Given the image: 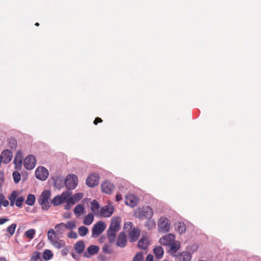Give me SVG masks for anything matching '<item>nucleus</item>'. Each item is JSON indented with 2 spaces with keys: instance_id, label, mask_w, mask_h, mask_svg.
Returning a JSON list of instances; mask_svg holds the SVG:
<instances>
[{
  "instance_id": "16",
  "label": "nucleus",
  "mask_w": 261,
  "mask_h": 261,
  "mask_svg": "<svg viewBox=\"0 0 261 261\" xmlns=\"http://www.w3.org/2000/svg\"><path fill=\"white\" fill-rule=\"evenodd\" d=\"M114 189V185L109 181H105L101 184L102 191L106 194L111 193Z\"/></svg>"
},
{
  "instance_id": "28",
  "label": "nucleus",
  "mask_w": 261,
  "mask_h": 261,
  "mask_svg": "<svg viewBox=\"0 0 261 261\" xmlns=\"http://www.w3.org/2000/svg\"><path fill=\"white\" fill-rule=\"evenodd\" d=\"M94 220V216L92 213H89L84 219L83 223L86 225H90Z\"/></svg>"
},
{
  "instance_id": "54",
  "label": "nucleus",
  "mask_w": 261,
  "mask_h": 261,
  "mask_svg": "<svg viewBox=\"0 0 261 261\" xmlns=\"http://www.w3.org/2000/svg\"><path fill=\"white\" fill-rule=\"evenodd\" d=\"M102 122V119L99 117H97L95 118V119L94 121V124L96 125L98 122Z\"/></svg>"
},
{
  "instance_id": "31",
  "label": "nucleus",
  "mask_w": 261,
  "mask_h": 261,
  "mask_svg": "<svg viewBox=\"0 0 261 261\" xmlns=\"http://www.w3.org/2000/svg\"><path fill=\"white\" fill-rule=\"evenodd\" d=\"M55 228L58 234H63L65 229V227H64V223L57 224L55 226Z\"/></svg>"
},
{
  "instance_id": "2",
  "label": "nucleus",
  "mask_w": 261,
  "mask_h": 261,
  "mask_svg": "<svg viewBox=\"0 0 261 261\" xmlns=\"http://www.w3.org/2000/svg\"><path fill=\"white\" fill-rule=\"evenodd\" d=\"M50 196V192L48 190H44L41 193L38 203L43 210H47L50 207V204L48 200Z\"/></svg>"
},
{
  "instance_id": "36",
  "label": "nucleus",
  "mask_w": 261,
  "mask_h": 261,
  "mask_svg": "<svg viewBox=\"0 0 261 261\" xmlns=\"http://www.w3.org/2000/svg\"><path fill=\"white\" fill-rule=\"evenodd\" d=\"M186 225L182 222H179L177 224L176 230L179 233H182L186 230Z\"/></svg>"
},
{
  "instance_id": "37",
  "label": "nucleus",
  "mask_w": 261,
  "mask_h": 261,
  "mask_svg": "<svg viewBox=\"0 0 261 261\" xmlns=\"http://www.w3.org/2000/svg\"><path fill=\"white\" fill-rule=\"evenodd\" d=\"M17 225L15 223L12 224L11 225L8 226L6 229L7 232L10 234V236H12L16 228Z\"/></svg>"
},
{
  "instance_id": "19",
  "label": "nucleus",
  "mask_w": 261,
  "mask_h": 261,
  "mask_svg": "<svg viewBox=\"0 0 261 261\" xmlns=\"http://www.w3.org/2000/svg\"><path fill=\"white\" fill-rule=\"evenodd\" d=\"M168 246H170L169 252L171 254L173 255L174 253H175L180 248V243L178 241H173V243L169 244Z\"/></svg>"
},
{
  "instance_id": "4",
  "label": "nucleus",
  "mask_w": 261,
  "mask_h": 261,
  "mask_svg": "<svg viewBox=\"0 0 261 261\" xmlns=\"http://www.w3.org/2000/svg\"><path fill=\"white\" fill-rule=\"evenodd\" d=\"M64 183L67 190L74 189L77 184V178L74 174H69L66 176Z\"/></svg>"
},
{
  "instance_id": "9",
  "label": "nucleus",
  "mask_w": 261,
  "mask_h": 261,
  "mask_svg": "<svg viewBox=\"0 0 261 261\" xmlns=\"http://www.w3.org/2000/svg\"><path fill=\"white\" fill-rule=\"evenodd\" d=\"M48 174V170L44 167H38L35 171L36 177L42 181L47 179Z\"/></svg>"
},
{
  "instance_id": "7",
  "label": "nucleus",
  "mask_w": 261,
  "mask_h": 261,
  "mask_svg": "<svg viewBox=\"0 0 261 261\" xmlns=\"http://www.w3.org/2000/svg\"><path fill=\"white\" fill-rule=\"evenodd\" d=\"M72 195V192L67 190L62 193L61 195H58L55 196L51 200V203L54 206H58L66 201L67 196Z\"/></svg>"
},
{
  "instance_id": "18",
  "label": "nucleus",
  "mask_w": 261,
  "mask_h": 261,
  "mask_svg": "<svg viewBox=\"0 0 261 261\" xmlns=\"http://www.w3.org/2000/svg\"><path fill=\"white\" fill-rule=\"evenodd\" d=\"M91 210L96 216H99V205L96 200H93L91 202Z\"/></svg>"
},
{
  "instance_id": "15",
  "label": "nucleus",
  "mask_w": 261,
  "mask_h": 261,
  "mask_svg": "<svg viewBox=\"0 0 261 261\" xmlns=\"http://www.w3.org/2000/svg\"><path fill=\"white\" fill-rule=\"evenodd\" d=\"M138 202L137 197L133 194H129L125 196V203L131 207L135 206Z\"/></svg>"
},
{
  "instance_id": "3",
  "label": "nucleus",
  "mask_w": 261,
  "mask_h": 261,
  "mask_svg": "<svg viewBox=\"0 0 261 261\" xmlns=\"http://www.w3.org/2000/svg\"><path fill=\"white\" fill-rule=\"evenodd\" d=\"M158 229L160 232H167L170 229V223L168 219L165 217H161L158 220Z\"/></svg>"
},
{
  "instance_id": "30",
  "label": "nucleus",
  "mask_w": 261,
  "mask_h": 261,
  "mask_svg": "<svg viewBox=\"0 0 261 261\" xmlns=\"http://www.w3.org/2000/svg\"><path fill=\"white\" fill-rule=\"evenodd\" d=\"M47 238L50 243H52L56 239L58 238L56 231L53 229H50L47 232Z\"/></svg>"
},
{
  "instance_id": "41",
  "label": "nucleus",
  "mask_w": 261,
  "mask_h": 261,
  "mask_svg": "<svg viewBox=\"0 0 261 261\" xmlns=\"http://www.w3.org/2000/svg\"><path fill=\"white\" fill-rule=\"evenodd\" d=\"M102 251L107 254H111L112 252V250L111 247L110 245L108 244H105L102 248Z\"/></svg>"
},
{
  "instance_id": "38",
  "label": "nucleus",
  "mask_w": 261,
  "mask_h": 261,
  "mask_svg": "<svg viewBox=\"0 0 261 261\" xmlns=\"http://www.w3.org/2000/svg\"><path fill=\"white\" fill-rule=\"evenodd\" d=\"M88 232V228L86 226H82L79 228V233L81 237L85 236Z\"/></svg>"
},
{
  "instance_id": "12",
  "label": "nucleus",
  "mask_w": 261,
  "mask_h": 261,
  "mask_svg": "<svg viewBox=\"0 0 261 261\" xmlns=\"http://www.w3.org/2000/svg\"><path fill=\"white\" fill-rule=\"evenodd\" d=\"M174 240V235L172 233H168L161 237L159 242L163 245L168 246L169 244L173 243Z\"/></svg>"
},
{
  "instance_id": "59",
  "label": "nucleus",
  "mask_w": 261,
  "mask_h": 261,
  "mask_svg": "<svg viewBox=\"0 0 261 261\" xmlns=\"http://www.w3.org/2000/svg\"><path fill=\"white\" fill-rule=\"evenodd\" d=\"M72 256L73 258L74 259H76V255L75 254H74L73 253H72Z\"/></svg>"
},
{
  "instance_id": "6",
  "label": "nucleus",
  "mask_w": 261,
  "mask_h": 261,
  "mask_svg": "<svg viewBox=\"0 0 261 261\" xmlns=\"http://www.w3.org/2000/svg\"><path fill=\"white\" fill-rule=\"evenodd\" d=\"M106 224L102 221H98L95 224L92 230V237L97 238L106 229Z\"/></svg>"
},
{
  "instance_id": "52",
  "label": "nucleus",
  "mask_w": 261,
  "mask_h": 261,
  "mask_svg": "<svg viewBox=\"0 0 261 261\" xmlns=\"http://www.w3.org/2000/svg\"><path fill=\"white\" fill-rule=\"evenodd\" d=\"M146 261H153L152 255L148 254L146 258Z\"/></svg>"
},
{
  "instance_id": "24",
  "label": "nucleus",
  "mask_w": 261,
  "mask_h": 261,
  "mask_svg": "<svg viewBox=\"0 0 261 261\" xmlns=\"http://www.w3.org/2000/svg\"><path fill=\"white\" fill-rule=\"evenodd\" d=\"M145 226L148 230H152L156 227V222L154 219L151 218L147 219V220L145 223Z\"/></svg>"
},
{
  "instance_id": "13",
  "label": "nucleus",
  "mask_w": 261,
  "mask_h": 261,
  "mask_svg": "<svg viewBox=\"0 0 261 261\" xmlns=\"http://www.w3.org/2000/svg\"><path fill=\"white\" fill-rule=\"evenodd\" d=\"M13 153L12 151L9 149L4 150L2 152L1 155H0L2 162L5 164L9 163L11 161Z\"/></svg>"
},
{
  "instance_id": "43",
  "label": "nucleus",
  "mask_w": 261,
  "mask_h": 261,
  "mask_svg": "<svg viewBox=\"0 0 261 261\" xmlns=\"http://www.w3.org/2000/svg\"><path fill=\"white\" fill-rule=\"evenodd\" d=\"M40 258V253L38 251H35L33 253L31 259L32 261H38Z\"/></svg>"
},
{
  "instance_id": "5",
  "label": "nucleus",
  "mask_w": 261,
  "mask_h": 261,
  "mask_svg": "<svg viewBox=\"0 0 261 261\" xmlns=\"http://www.w3.org/2000/svg\"><path fill=\"white\" fill-rule=\"evenodd\" d=\"M114 210L113 205L109 201L107 205L100 208L98 216L106 218L110 217L113 214Z\"/></svg>"
},
{
  "instance_id": "20",
  "label": "nucleus",
  "mask_w": 261,
  "mask_h": 261,
  "mask_svg": "<svg viewBox=\"0 0 261 261\" xmlns=\"http://www.w3.org/2000/svg\"><path fill=\"white\" fill-rule=\"evenodd\" d=\"M148 244V239L146 237H143L139 241L138 246L142 249L145 250L147 248Z\"/></svg>"
},
{
  "instance_id": "49",
  "label": "nucleus",
  "mask_w": 261,
  "mask_h": 261,
  "mask_svg": "<svg viewBox=\"0 0 261 261\" xmlns=\"http://www.w3.org/2000/svg\"><path fill=\"white\" fill-rule=\"evenodd\" d=\"M68 237L71 239H76L77 234L76 232L71 231L68 234Z\"/></svg>"
},
{
  "instance_id": "22",
  "label": "nucleus",
  "mask_w": 261,
  "mask_h": 261,
  "mask_svg": "<svg viewBox=\"0 0 261 261\" xmlns=\"http://www.w3.org/2000/svg\"><path fill=\"white\" fill-rule=\"evenodd\" d=\"M23 159V154L21 151H18L16 152L14 160V163L16 166H21Z\"/></svg>"
},
{
  "instance_id": "51",
  "label": "nucleus",
  "mask_w": 261,
  "mask_h": 261,
  "mask_svg": "<svg viewBox=\"0 0 261 261\" xmlns=\"http://www.w3.org/2000/svg\"><path fill=\"white\" fill-rule=\"evenodd\" d=\"M66 204L65 205V209L66 210H69L71 207L72 206L71 204H70L68 201H65Z\"/></svg>"
},
{
  "instance_id": "27",
  "label": "nucleus",
  "mask_w": 261,
  "mask_h": 261,
  "mask_svg": "<svg viewBox=\"0 0 261 261\" xmlns=\"http://www.w3.org/2000/svg\"><path fill=\"white\" fill-rule=\"evenodd\" d=\"M19 195V193L16 191H13L10 196L8 197V199L10 201V206H13L15 204V200Z\"/></svg>"
},
{
  "instance_id": "57",
  "label": "nucleus",
  "mask_w": 261,
  "mask_h": 261,
  "mask_svg": "<svg viewBox=\"0 0 261 261\" xmlns=\"http://www.w3.org/2000/svg\"><path fill=\"white\" fill-rule=\"evenodd\" d=\"M62 253L64 255H66L67 254V249H63L62 250Z\"/></svg>"
},
{
  "instance_id": "32",
  "label": "nucleus",
  "mask_w": 261,
  "mask_h": 261,
  "mask_svg": "<svg viewBox=\"0 0 261 261\" xmlns=\"http://www.w3.org/2000/svg\"><path fill=\"white\" fill-rule=\"evenodd\" d=\"M76 227L75 221H70L66 223H64V227L68 230H73Z\"/></svg>"
},
{
  "instance_id": "29",
  "label": "nucleus",
  "mask_w": 261,
  "mask_h": 261,
  "mask_svg": "<svg viewBox=\"0 0 261 261\" xmlns=\"http://www.w3.org/2000/svg\"><path fill=\"white\" fill-rule=\"evenodd\" d=\"M84 206L82 204L77 205L74 209V213L77 216L79 217L84 212Z\"/></svg>"
},
{
  "instance_id": "11",
  "label": "nucleus",
  "mask_w": 261,
  "mask_h": 261,
  "mask_svg": "<svg viewBox=\"0 0 261 261\" xmlns=\"http://www.w3.org/2000/svg\"><path fill=\"white\" fill-rule=\"evenodd\" d=\"M99 175L97 173L90 174L86 179V184L89 187H94L99 183Z\"/></svg>"
},
{
  "instance_id": "34",
  "label": "nucleus",
  "mask_w": 261,
  "mask_h": 261,
  "mask_svg": "<svg viewBox=\"0 0 261 261\" xmlns=\"http://www.w3.org/2000/svg\"><path fill=\"white\" fill-rule=\"evenodd\" d=\"M99 250V247L95 245H91L87 248V251L90 255L96 254Z\"/></svg>"
},
{
  "instance_id": "58",
  "label": "nucleus",
  "mask_w": 261,
  "mask_h": 261,
  "mask_svg": "<svg viewBox=\"0 0 261 261\" xmlns=\"http://www.w3.org/2000/svg\"><path fill=\"white\" fill-rule=\"evenodd\" d=\"M0 261H6V258L4 257H0Z\"/></svg>"
},
{
  "instance_id": "40",
  "label": "nucleus",
  "mask_w": 261,
  "mask_h": 261,
  "mask_svg": "<svg viewBox=\"0 0 261 261\" xmlns=\"http://www.w3.org/2000/svg\"><path fill=\"white\" fill-rule=\"evenodd\" d=\"M9 205V201L5 199L4 195L3 194H0V207L4 206L6 207Z\"/></svg>"
},
{
  "instance_id": "48",
  "label": "nucleus",
  "mask_w": 261,
  "mask_h": 261,
  "mask_svg": "<svg viewBox=\"0 0 261 261\" xmlns=\"http://www.w3.org/2000/svg\"><path fill=\"white\" fill-rule=\"evenodd\" d=\"M66 201H68L70 204L73 205L76 202H77L74 199H73V197L70 196H67V199H66Z\"/></svg>"
},
{
  "instance_id": "56",
  "label": "nucleus",
  "mask_w": 261,
  "mask_h": 261,
  "mask_svg": "<svg viewBox=\"0 0 261 261\" xmlns=\"http://www.w3.org/2000/svg\"><path fill=\"white\" fill-rule=\"evenodd\" d=\"M63 217L66 219L69 218L70 217V214L68 213H66L63 215Z\"/></svg>"
},
{
  "instance_id": "44",
  "label": "nucleus",
  "mask_w": 261,
  "mask_h": 261,
  "mask_svg": "<svg viewBox=\"0 0 261 261\" xmlns=\"http://www.w3.org/2000/svg\"><path fill=\"white\" fill-rule=\"evenodd\" d=\"M24 198L22 196L17 197L15 200V205L18 207H21L23 202L24 201Z\"/></svg>"
},
{
  "instance_id": "26",
  "label": "nucleus",
  "mask_w": 261,
  "mask_h": 261,
  "mask_svg": "<svg viewBox=\"0 0 261 261\" xmlns=\"http://www.w3.org/2000/svg\"><path fill=\"white\" fill-rule=\"evenodd\" d=\"M51 244L56 248L60 249L65 245V242L58 238L56 239Z\"/></svg>"
},
{
  "instance_id": "53",
  "label": "nucleus",
  "mask_w": 261,
  "mask_h": 261,
  "mask_svg": "<svg viewBox=\"0 0 261 261\" xmlns=\"http://www.w3.org/2000/svg\"><path fill=\"white\" fill-rule=\"evenodd\" d=\"M122 199V196L121 195L118 193L116 196V200L117 201H119Z\"/></svg>"
},
{
  "instance_id": "21",
  "label": "nucleus",
  "mask_w": 261,
  "mask_h": 261,
  "mask_svg": "<svg viewBox=\"0 0 261 261\" xmlns=\"http://www.w3.org/2000/svg\"><path fill=\"white\" fill-rule=\"evenodd\" d=\"M177 257L178 261H190L192 255L189 252H182Z\"/></svg>"
},
{
  "instance_id": "25",
  "label": "nucleus",
  "mask_w": 261,
  "mask_h": 261,
  "mask_svg": "<svg viewBox=\"0 0 261 261\" xmlns=\"http://www.w3.org/2000/svg\"><path fill=\"white\" fill-rule=\"evenodd\" d=\"M154 253L156 258H161L164 254V250L161 246H156L153 249Z\"/></svg>"
},
{
  "instance_id": "60",
  "label": "nucleus",
  "mask_w": 261,
  "mask_h": 261,
  "mask_svg": "<svg viewBox=\"0 0 261 261\" xmlns=\"http://www.w3.org/2000/svg\"><path fill=\"white\" fill-rule=\"evenodd\" d=\"M35 25H36V26H39V23L38 22H36V23H35Z\"/></svg>"
},
{
  "instance_id": "10",
  "label": "nucleus",
  "mask_w": 261,
  "mask_h": 261,
  "mask_svg": "<svg viewBox=\"0 0 261 261\" xmlns=\"http://www.w3.org/2000/svg\"><path fill=\"white\" fill-rule=\"evenodd\" d=\"M36 164V159L33 155H28L24 160V167L28 170H32L35 167Z\"/></svg>"
},
{
  "instance_id": "14",
  "label": "nucleus",
  "mask_w": 261,
  "mask_h": 261,
  "mask_svg": "<svg viewBox=\"0 0 261 261\" xmlns=\"http://www.w3.org/2000/svg\"><path fill=\"white\" fill-rule=\"evenodd\" d=\"M127 243L126 236L125 233L120 232L117 238L116 245L117 246L124 248L125 247Z\"/></svg>"
},
{
  "instance_id": "47",
  "label": "nucleus",
  "mask_w": 261,
  "mask_h": 261,
  "mask_svg": "<svg viewBox=\"0 0 261 261\" xmlns=\"http://www.w3.org/2000/svg\"><path fill=\"white\" fill-rule=\"evenodd\" d=\"M133 224L131 222H127L124 223V229L125 230H128L133 228Z\"/></svg>"
},
{
  "instance_id": "50",
  "label": "nucleus",
  "mask_w": 261,
  "mask_h": 261,
  "mask_svg": "<svg viewBox=\"0 0 261 261\" xmlns=\"http://www.w3.org/2000/svg\"><path fill=\"white\" fill-rule=\"evenodd\" d=\"M8 221H9L8 218H0V225H2Z\"/></svg>"
},
{
  "instance_id": "46",
  "label": "nucleus",
  "mask_w": 261,
  "mask_h": 261,
  "mask_svg": "<svg viewBox=\"0 0 261 261\" xmlns=\"http://www.w3.org/2000/svg\"><path fill=\"white\" fill-rule=\"evenodd\" d=\"M143 256L142 253H138L134 257L133 261H142Z\"/></svg>"
},
{
  "instance_id": "45",
  "label": "nucleus",
  "mask_w": 261,
  "mask_h": 261,
  "mask_svg": "<svg viewBox=\"0 0 261 261\" xmlns=\"http://www.w3.org/2000/svg\"><path fill=\"white\" fill-rule=\"evenodd\" d=\"M83 195L82 193H78L74 194L72 197L76 202H78L83 198Z\"/></svg>"
},
{
  "instance_id": "42",
  "label": "nucleus",
  "mask_w": 261,
  "mask_h": 261,
  "mask_svg": "<svg viewBox=\"0 0 261 261\" xmlns=\"http://www.w3.org/2000/svg\"><path fill=\"white\" fill-rule=\"evenodd\" d=\"M14 181L18 183L20 180V174L18 171H14L12 174Z\"/></svg>"
},
{
  "instance_id": "23",
  "label": "nucleus",
  "mask_w": 261,
  "mask_h": 261,
  "mask_svg": "<svg viewBox=\"0 0 261 261\" xmlns=\"http://www.w3.org/2000/svg\"><path fill=\"white\" fill-rule=\"evenodd\" d=\"M74 248L78 254L82 253L85 248L84 242L83 241H78L74 245Z\"/></svg>"
},
{
  "instance_id": "1",
  "label": "nucleus",
  "mask_w": 261,
  "mask_h": 261,
  "mask_svg": "<svg viewBox=\"0 0 261 261\" xmlns=\"http://www.w3.org/2000/svg\"><path fill=\"white\" fill-rule=\"evenodd\" d=\"M121 219L119 217H113L107 230V238L110 243L115 241L116 233L121 228Z\"/></svg>"
},
{
  "instance_id": "55",
  "label": "nucleus",
  "mask_w": 261,
  "mask_h": 261,
  "mask_svg": "<svg viewBox=\"0 0 261 261\" xmlns=\"http://www.w3.org/2000/svg\"><path fill=\"white\" fill-rule=\"evenodd\" d=\"M58 178H57L56 179H54V185L57 188H59V185L58 184Z\"/></svg>"
},
{
  "instance_id": "35",
  "label": "nucleus",
  "mask_w": 261,
  "mask_h": 261,
  "mask_svg": "<svg viewBox=\"0 0 261 261\" xmlns=\"http://www.w3.org/2000/svg\"><path fill=\"white\" fill-rule=\"evenodd\" d=\"M35 202V196L33 194H29L27 196L25 203L29 205L32 206L34 205Z\"/></svg>"
},
{
  "instance_id": "39",
  "label": "nucleus",
  "mask_w": 261,
  "mask_h": 261,
  "mask_svg": "<svg viewBox=\"0 0 261 261\" xmlns=\"http://www.w3.org/2000/svg\"><path fill=\"white\" fill-rule=\"evenodd\" d=\"M36 231L34 229H30L25 232V236L30 240L34 238Z\"/></svg>"
},
{
  "instance_id": "8",
  "label": "nucleus",
  "mask_w": 261,
  "mask_h": 261,
  "mask_svg": "<svg viewBox=\"0 0 261 261\" xmlns=\"http://www.w3.org/2000/svg\"><path fill=\"white\" fill-rule=\"evenodd\" d=\"M139 214L138 217H143L146 219H150L153 215V212L149 206H143L138 210L137 212Z\"/></svg>"
},
{
  "instance_id": "17",
  "label": "nucleus",
  "mask_w": 261,
  "mask_h": 261,
  "mask_svg": "<svg viewBox=\"0 0 261 261\" xmlns=\"http://www.w3.org/2000/svg\"><path fill=\"white\" fill-rule=\"evenodd\" d=\"M140 234V231L139 228L133 227L130 231L128 237L130 242H135L139 238Z\"/></svg>"
},
{
  "instance_id": "33",
  "label": "nucleus",
  "mask_w": 261,
  "mask_h": 261,
  "mask_svg": "<svg viewBox=\"0 0 261 261\" xmlns=\"http://www.w3.org/2000/svg\"><path fill=\"white\" fill-rule=\"evenodd\" d=\"M53 253L50 250L46 249L43 253V258L45 260L50 259L53 257Z\"/></svg>"
}]
</instances>
